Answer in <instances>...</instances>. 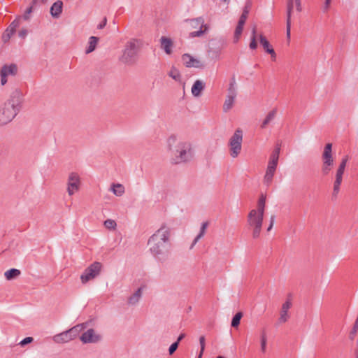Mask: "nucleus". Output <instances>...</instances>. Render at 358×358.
<instances>
[{
    "label": "nucleus",
    "mask_w": 358,
    "mask_h": 358,
    "mask_svg": "<svg viewBox=\"0 0 358 358\" xmlns=\"http://www.w3.org/2000/svg\"><path fill=\"white\" fill-rule=\"evenodd\" d=\"M171 229L163 224L148 239L149 250L153 257L159 262H166L171 250Z\"/></svg>",
    "instance_id": "f257e3e1"
},
{
    "label": "nucleus",
    "mask_w": 358,
    "mask_h": 358,
    "mask_svg": "<svg viewBox=\"0 0 358 358\" xmlns=\"http://www.w3.org/2000/svg\"><path fill=\"white\" fill-rule=\"evenodd\" d=\"M168 148L171 152L172 164H179L190 162L194 157L192 144L189 141L176 142V137L171 136L168 138Z\"/></svg>",
    "instance_id": "f03ea898"
},
{
    "label": "nucleus",
    "mask_w": 358,
    "mask_h": 358,
    "mask_svg": "<svg viewBox=\"0 0 358 358\" xmlns=\"http://www.w3.org/2000/svg\"><path fill=\"white\" fill-rule=\"evenodd\" d=\"M266 195L261 194L257 201V209L251 210L248 215V224L252 229V238L256 239L260 236L266 206Z\"/></svg>",
    "instance_id": "7ed1b4c3"
},
{
    "label": "nucleus",
    "mask_w": 358,
    "mask_h": 358,
    "mask_svg": "<svg viewBox=\"0 0 358 358\" xmlns=\"http://www.w3.org/2000/svg\"><path fill=\"white\" fill-rule=\"evenodd\" d=\"M21 108V101L17 96H11L0 108V126L13 120Z\"/></svg>",
    "instance_id": "20e7f679"
},
{
    "label": "nucleus",
    "mask_w": 358,
    "mask_h": 358,
    "mask_svg": "<svg viewBox=\"0 0 358 358\" xmlns=\"http://www.w3.org/2000/svg\"><path fill=\"white\" fill-rule=\"evenodd\" d=\"M140 44V41L136 38H131L128 41L122 50V54L119 59L120 61L128 66L136 64L138 59Z\"/></svg>",
    "instance_id": "39448f33"
},
{
    "label": "nucleus",
    "mask_w": 358,
    "mask_h": 358,
    "mask_svg": "<svg viewBox=\"0 0 358 358\" xmlns=\"http://www.w3.org/2000/svg\"><path fill=\"white\" fill-rule=\"evenodd\" d=\"M280 148L277 147L272 152L268 163L266 174L264 178V182L267 186L270 185L278 166Z\"/></svg>",
    "instance_id": "423d86ee"
},
{
    "label": "nucleus",
    "mask_w": 358,
    "mask_h": 358,
    "mask_svg": "<svg viewBox=\"0 0 358 358\" xmlns=\"http://www.w3.org/2000/svg\"><path fill=\"white\" fill-rule=\"evenodd\" d=\"M322 165L321 171L323 176L328 175L334 166V158L332 156V144H326L322 155Z\"/></svg>",
    "instance_id": "0eeeda50"
},
{
    "label": "nucleus",
    "mask_w": 358,
    "mask_h": 358,
    "mask_svg": "<svg viewBox=\"0 0 358 358\" xmlns=\"http://www.w3.org/2000/svg\"><path fill=\"white\" fill-rule=\"evenodd\" d=\"M243 131L237 129L229 139L230 155L233 158L238 156L242 148Z\"/></svg>",
    "instance_id": "6e6552de"
},
{
    "label": "nucleus",
    "mask_w": 358,
    "mask_h": 358,
    "mask_svg": "<svg viewBox=\"0 0 358 358\" xmlns=\"http://www.w3.org/2000/svg\"><path fill=\"white\" fill-rule=\"evenodd\" d=\"M102 264L99 262H94L86 268L80 275L82 283L85 284L88 281L96 278L101 273Z\"/></svg>",
    "instance_id": "1a4fd4ad"
},
{
    "label": "nucleus",
    "mask_w": 358,
    "mask_h": 358,
    "mask_svg": "<svg viewBox=\"0 0 358 358\" xmlns=\"http://www.w3.org/2000/svg\"><path fill=\"white\" fill-rule=\"evenodd\" d=\"M226 43L223 39H213L209 42L208 55L212 59H219Z\"/></svg>",
    "instance_id": "9d476101"
},
{
    "label": "nucleus",
    "mask_w": 358,
    "mask_h": 358,
    "mask_svg": "<svg viewBox=\"0 0 358 358\" xmlns=\"http://www.w3.org/2000/svg\"><path fill=\"white\" fill-rule=\"evenodd\" d=\"M80 177L76 173H71L69 176L67 182V192L69 195L72 196L78 192L80 187Z\"/></svg>",
    "instance_id": "9b49d317"
},
{
    "label": "nucleus",
    "mask_w": 358,
    "mask_h": 358,
    "mask_svg": "<svg viewBox=\"0 0 358 358\" xmlns=\"http://www.w3.org/2000/svg\"><path fill=\"white\" fill-rule=\"evenodd\" d=\"M83 343H96L101 340V336L96 334L93 329H89L80 337Z\"/></svg>",
    "instance_id": "f8f14e48"
},
{
    "label": "nucleus",
    "mask_w": 358,
    "mask_h": 358,
    "mask_svg": "<svg viewBox=\"0 0 358 358\" xmlns=\"http://www.w3.org/2000/svg\"><path fill=\"white\" fill-rule=\"evenodd\" d=\"M345 169L339 167L338 168L336 173V179L334 182L333 192H332V198H337V196L340 191V186L343 180V175L344 173Z\"/></svg>",
    "instance_id": "ddd939ff"
},
{
    "label": "nucleus",
    "mask_w": 358,
    "mask_h": 358,
    "mask_svg": "<svg viewBox=\"0 0 358 358\" xmlns=\"http://www.w3.org/2000/svg\"><path fill=\"white\" fill-rule=\"evenodd\" d=\"M294 8V0H287V20H286V35L288 39L290 38L291 31V17Z\"/></svg>",
    "instance_id": "4468645a"
},
{
    "label": "nucleus",
    "mask_w": 358,
    "mask_h": 358,
    "mask_svg": "<svg viewBox=\"0 0 358 358\" xmlns=\"http://www.w3.org/2000/svg\"><path fill=\"white\" fill-rule=\"evenodd\" d=\"M63 2L62 1H57L50 7V14L54 18H59L62 13Z\"/></svg>",
    "instance_id": "2eb2a0df"
},
{
    "label": "nucleus",
    "mask_w": 358,
    "mask_h": 358,
    "mask_svg": "<svg viewBox=\"0 0 358 358\" xmlns=\"http://www.w3.org/2000/svg\"><path fill=\"white\" fill-rule=\"evenodd\" d=\"M292 303L289 301H285L282 306L280 311V315L278 319L280 323H285L289 318L288 310L290 308Z\"/></svg>",
    "instance_id": "dca6fc26"
},
{
    "label": "nucleus",
    "mask_w": 358,
    "mask_h": 358,
    "mask_svg": "<svg viewBox=\"0 0 358 358\" xmlns=\"http://www.w3.org/2000/svg\"><path fill=\"white\" fill-rule=\"evenodd\" d=\"M160 42L161 48L167 55H170L172 52L171 48L173 45L172 40L170 38L162 36L160 38Z\"/></svg>",
    "instance_id": "f3484780"
},
{
    "label": "nucleus",
    "mask_w": 358,
    "mask_h": 358,
    "mask_svg": "<svg viewBox=\"0 0 358 358\" xmlns=\"http://www.w3.org/2000/svg\"><path fill=\"white\" fill-rule=\"evenodd\" d=\"M87 322L82 323L67 330L71 339L73 340L76 338L78 336L79 333L87 327Z\"/></svg>",
    "instance_id": "a211bd4d"
},
{
    "label": "nucleus",
    "mask_w": 358,
    "mask_h": 358,
    "mask_svg": "<svg viewBox=\"0 0 358 358\" xmlns=\"http://www.w3.org/2000/svg\"><path fill=\"white\" fill-rule=\"evenodd\" d=\"M236 95H237L236 83L235 77L233 76L230 80L229 87L227 89V97L236 99Z\"/></svg>",
    "instance_id": "6ab92c4d"
},
{
    "label": "nucleus",
    "mask_w": 358,
    "mask_h": 358,
    "mask_svg": "<svg viewBox=\"0 0 358 358\" xmlns=\"http://www.w3.org/2000/svg\"><path fill=\"white\" fill-rule=\"evenodd\" d=\"M204 84L200 80H196L192 87V94L194 96H199L204 89Z\"/></svg>",
    "instance_id": "aec40b11"
},
{
    "label": "nucleus",
    "mask_w": 358,
    "mask_h": 358,
    "mask_svg": "<svg viewBox=\"0 0 358 358\" xmlns=\"http://www.w3.org/2000/svg\"><path fill=\"white\" fill-rule=\"evenodd\" d=\"M53 340L55 343H67L71 341V338L69 334L68 331H65L62 333L58 334L53 337Z\"/></svg>",
    "instance_id": "412c9836"
},
{
    "label": "nucleus",
    "mask_w": 358,
    "mask_h": 358,
    "mask_svg": "<svg viewBox=\"0 0 358 358\" xmlns=\"http://www.w3.org/2000/svg\"><path fill=\"white\" fill-rule=\"evenodd\" d=\"M99 41V38L96 36H90L88 40V45L85 49V53L90 54L92 52L97 45V43Z\"/></svg>",
    "instance_id": "4be33fe9"
},
{
    "label": "nucleus",
    "mask_w": 358,
    "mask_h": 358,
    "mask_svg": "<svg viewBox=\"0 0 358 358\" xmlns=\"http://www.w3.org/2000/svg\"><path fill=\"white\" fill-rule=\"evenodd\" d=\"M277 114V108H273L271 110L266 116L265 119L262 122L260 127L262 129H264L266 127V126L274 120Z\"/></svg>",
    "instance_id": "5701e85b"
},
{
    "label": "nucleus",
    "mask_w": 358,
    "mask_h": 358,
    "mask_svg": "<svg viewBox=\"0 0 358 358\" xmlns=\"http://www.w3.org/2000/svg\"><path fill=\"white\" fill-rule=\"evenodd\" d=\"M186 22L188 24L189 27L192 28H203L205 25L203 24L204 20L201 17H197L196 19L187 20Z\"/></svg>",
    "instance_id": "b1692460"
},
{
    "label": "nucleus",
    "mask_w": 358,
    "mask_h": 358,
    "mask_svg": "<svg viewBox=\"0 0 358 358\" xmlns=\"http://www.w3.org/2000/svg\"><path fill=\"white\" fill-rule=\"evenodd\" d=\"M259 43L267 53H273V48L271 46L266 38L262 34L259 36Z\"/></svg>",
    "instance_id": "393cba45"
},
{
    "label": "nucleus",
    "mask_w": 358,
    "mask_h": 358,
    "mask_svg": "<svg viewBox=\"0 0 358 358\" xmlns=\"http://www.w3.org/2000/svg\"><path fill=\"white\" fill-rule=\"evenodd\" d=\"M142 295V288L139 287L129 298L128 303L131 305L136 304Z\"/></svg>",
    "instance_id": "a878e982"
},
{
    "label": "nucleus",
    "mask_w": 358,
    "mask_h": 358,
    "mask_svg": "<svg viewBox=\"0 0 358 358\" xmlns=\"http://www.w3.org/2000/svg\"><path fill=\"white\" fill-rule=\"evenodd\" d=\"M16 72L17 66L15 64H10L9 66L4 65L1 70V73H3V76L6 75V76L8 75H15Z\"/></svg>",
    "instance_id": "bb28decb"
},
{
    "label": "nucleus",
    "mask_w": 358,
    "mask_h": 358,
    "mask_svg": "<svg viewBox=\"0 0 358 358\" xmlns=\"http://www.w3.org/2000/svg\"><path fill=\"white\" fill-rule=\"evenodd\" d=\"M208 225V223L207 222H204L202 223L201 229H200V231H199V234L194 238L190 248H192L194 247V245L199 241V240L201 239L204 236Z\"/></svg>",
    "instance_id": "cd10ccee"
},
{
    "label": "nucleus",
    "mask_w": 358,
    "mask_h": 358,
    "mask_svg": "<svg viewBox=\"0 0 358 358\" xmlns=\"http://www.w3.org/2000/svg\"><path fill=\"white\" fill-rule=\"evenodd\" d=\"M20 275V271L17 268H10L5 272L4 275L7 280H12Z\"/></svg>",
    "instance_id": "c85d7f7f"
},
{
    "label": "nucleus",
    "mask_w": 358,
    "mask_h": 358,
    "mask_svg": "<svg viewBox=\"0 0 358 358\" xmlns=\"http://www.w3.org/2000/svg\"><path fill=\"white\" fill-rule=\"evenodd\" d=\"M111 190L116 196H122L124 193V187L121 184H113L111 187Z\"/></svg>",
    "instance_id": "c756f323"
},
{
    "label": "nucleus",
    "mask_w": 358,
    "mask_h": 358,
    "mask_svg": "<svg viewBox=\"0 0 358 358\" xmlns=\"http://www.w3.org/2000/svg\"><path fill=\"white\" fill-rule=\"evenodd\" d=\"M182 60L186 67L190 68L193 65L194 58L190 55L185 53L182 55Z\"/></svg>",
    "instance_id": "7c9ffc66"
},
{
    "label": "nucleus",
    "mask_w": 358,
    "mask_h": 358,
    "mask_svg": "<svg viewBox=\"0 0 358 358\" xmlns=\"http://www.w3.org/2000/svg\"><path fill=\"white\" fill-rule=\"evenodd\" d=\"M244 24H242V22H238L236 27L235 31H234V42L237 43L240 38V36L243 32Z\"/></svg>",
    "instance_id": "2f4dec72"
},
{
    "label": "nucleus",
    "mask_w": 358,
    "mask_h": 358,
    "mask_svg": "<svg viewBox=\"0 0 358 358\" xmlns=\"http://www.w3.org/2000/svg\"><path fill=\"white\" fill-rule=\"evenodd\" d=\"M243 314L242 312H238L232 318L231 326L234 328H237L241 320L243 317Z\"/></svg>",
    "instance_id": "473e14b6"
},
{
    "label": "nucleus",
    "mask_w": 358,
    "mask_h": 358,
    "mask_svg": "<svg viewBox=\"0 0 358 358\" xmlns=\"http://www.w3.org/2000/svg\"><path fill=\"white\" fill-rule=\"evenodd\" d=\"M256 33H257V29H256V27H253V29L252 30L251 41L249 44V47L251 50H255L257 48V43L256 41V38H257Z\"/></svg>",
    "instance_id": "72a5a7b5"
},
{
    "label": "nucleus",
    "mask_w": 358,
    "mask_h": 358,
    "mask_svg": "<svg viewBox=\"0 0 358 358\" xmlns=\"http://www.w3.org/2000/svg\"><path fill=\"white\" fill-rule=\"evenodd\" d=\"M204 29H203L202 27H200V29L195 31H192L189 34V38H195V37H199L202 36L206 31H207L208 27L207 25H204Z\"/></svg>",
    "instance_id": "f704fd0d"
},
{
    "label": "nucleus",
    "mask_w": 358,
    "mask_h": 358,
    "mask_svg": "<svg viewBox=\"0 0 358 358\" xmlns=\"http://www.w3.org/2000/svg\"><path fill=\"white\" fill-rule=\"evenodd\" d=\"M234 100H235V99L226 97V99H225L224 103L223 104V110H224V112H227L230 109H231V108L234 106Z\"/></svg>",
    "instance_id": "c9c22d12"
},
{
    "label": "nucleus",
    "mask_w": 358,
    "mask_h": 358,
    "mask_svg": "<svg viewBox=\"0 0 358 358\" xmlns=\"http://www.w3.org/2000/svg\"><path fill=\"white\" fill-rule=\"evenodd\" d=\"M169 76L170 77H171L173 80H176V81H179L180 80V78H181L180 72L178 71V69H176L174 67L171 68V71H170V72L169 73Z\"/></svg>",
    "instance_id": "e433bc0d"
},
{
    "label": "nucleus",
    "mask_w": 358,
    "mask_h": 358,
    "mask_svg": "<svg viewBox=\"0 0 358 358\" xmlns=\"http://www.w3.org/2000/svg\"><path fill=\"white\" fill-rule=\"evenodd\" d=\"M15 32V31L12 30V29H10L8 27L2 36V39H3V42L6 43V42L8 41L9 39L10 38V37L13 35V34Z\"/></svg>",
    "instance_id": "4c0bfd02"
},
{
    "label": "nucleus",
    "mask_w": 358,
    "mask_h": 358,
    "mask_svg": "<svg viewBox=\"0 0 358 358\" xmlns=\"http://www.w3.org/2000/svg\"><path fill=\"white\" fill-rule=\"evenodd\" d=\"M249 13L248 6H245L243 8V13L239 18L238 22H242V24L245 23L246 19L248 17Z\"/></svg>",
    "instance_id": "58836bf2"
},
{
    "label": "nucleus",
    "mask_w": 358,
    "mask_h": 358,
    "mask_svg": "<svg viewBox=\"0 0 358 358\" xmlns=\"http://www.w3.org/2000/svg\"><path fill=\"white\" fill-rule=\"evenodd\" d=\"M104 226L106 228L108 229H115L117 226V224L115 220L108 219L104 222Z\"/></svg>",
    "instance_id": "ea45409f"
},
{
    "label": "nucleus",
    "mask_w": 358,
    "mask_h": 358,
    "mask_svg": "<svg viewBox=\"0 0 358 358\" xmlns=\"http://www.w3.org/2000/svg\"><path fill=\"white\" fill-rule=\"evenodd\" d=\"M37 4H33V1L31 2V5L28 7L24 13V14L22 15V17L24 20H28L29 19V15L33 11L34 6H36Z\"/></svg>",
    "instance_id": "a19ab883"
},
{
    "label": "nucleus",
    "mask_w": 358,
    "mask_h": 358,
    "mask_svg": "<svg viewBox=\"0 0 358 358\" xmlns=\"http://www.w3.org/2000/svg\"><path fill=\"white\" fill-rule=\"evenodd\" d=\"M266 346V336L264 331L262 332L261 336V350L265 352Z\"/></svg>",
    "instance_id": "79ce46f5"
},
{
    "label": "nucleus",
    "mask_w": 358,
    "mask_h": 358,
    "mask_svg": "<svg viewBox=\"0 0 358 358\" xmlns=\"http://www.w3.org/2000/svg\"><path fill=\"white\" fill-rule=\"evenodd\" d=\"M178 345H179L178 341H176L173 343H172L171 345V346L169 347V354L170 355H173L176 351V350L178 349Z\"/></svg>",
    "instance_id": "37998d69"
},
{
    "label": "nucleus",
    "mask_w": 358,
    "mask_h": 358,
    "mask_svg": "<svg viewBox=\"0 0 358 358\" xmlns=\"http://www.w3.org/2000/svg\"><path fill=\"white\" fill-rule=\"evenodd\" d=\"M19 25H20V19H15L10 23L8 28L12 29V30L15 31L17 27H18Z\"/></svg>",
    "instance_id": "c03bdc74"
},
{
    "label": "nucleus",
    "mask_w": 358,
    "mask_h": 358,
    "mask_svg": "<svg viewBox=\"0 0 358 358\" xmlns=\"http://www.w3.org/2000/svg\"><path fill=\"white\" fill-rule=\"evenodd\" d=\"M192 67L203 69L205 67V65L201 61L194 58L193 65L192 66Z\"/></svg>",
    "instance_id": "a18cd8bd"
},
{
    "label": "nucleus",
    "mask_w": 358,
    "mask_h": 358,
    "mask_svg": "<svg viewBox=\"0 0 358 358\" xmlns=\"http://www.w3.org/2000/svg\"><path fill=\"white\" fill-rule=\"evenodd\" d=\"M33 340L34 339L32 337H26L20 341V345L24 346L28 343H31Z\"/></svg>",
    "instance_id": "49530a36"
},
{
    "label": "nucleus",
    "mask_w": 358,
    "mask_h": 358,
    "mask_svg": "<svg viewBox=\"0 0 358 358\" xmlns=\"http://www.w3.org/2000/svg\"><path fill=\"white\" fill-rule=\"evenodd\" d=\"M348 158L349 157L348 155H345V157H343L341 159V162L339 164V167H341L343 169H345V166H346V164H347V162L348 161Z\"/></svg>",
    "instance_id": "de8ad7c7"
},
{
    "label": "nucleus",
    "mask_w": 358,
    "mask_h": 358,
    "mask_svg": "<svg viewBox=\"0 0 358 358\" xmlns=\"http://www.w3.org/2000/svg\"><path fill=\"white\" fill-rule=\"evenodd\" d=\"M199 343H200V346H201V353H203V351L205 350V336H201L199 338Z\"/></svg>",
    "instance_id": "09e8293b"
},
{
    "label": "nucleus",
    "mask_w": 358,
    "mask_h": 358,
    "mask_svg": "<svg viewBox=\"0 0 358 358\" xmlns=\"http://www.w3.org/2000/svg\"><path fill=\"white\" fill-rule=\"evenodd\" d=\"M331 1V0H325L324 3L323 7H322V10H323L324 13H326V12L328 11V10H329V8L330 7Z\"/></svg>",
    "instance_id": "8fccbe9b"
},
{
    "label": "nucleus",
    "mask_w": 358,
    "mask_h": 358,
    "mask_svg": "<svg viewBox=\"0 0 358 358\" xmlns=\"http://www.w3.org/2000/svg\"><path fill=\"white\" fill-rule=\"evenodd\" d=\"M107 24V18L106 17H104L102 21L97 25L98 29H102L105 27V26Z\"/></svg>",
    "instance_id": "3c124183"
},
{
    "label": "nucleus",
    "mask_w": 358,
    "mask_h": 358,
    "mask_svg": "<svg viewBox=\"0 0 358 358\" xmlns=\"http://www.w3.org/2000/svg\"><path fill=\"white\" fill-rule=\"evenodd\" d=\"M27 33H28L27 30L25 29H23L19 31L18 36H19V37H20L22 38H24L27 36Z\"/></svg>",
    "instance_id": "603ef678"
},
{
    "label": "nucleus",
    "mask_w": 358,
    "mask_h": 358,
    "mask_svg": "<svg viewBox=\"0 0 358 358\" xmlns=\"http://www.w3.org/2000/svg\"><path fill=\"white\" fill-rule=\"evenodd\" d=\"M275 215H271V220H270V224H269V226L267 229V231H269L270 230H271V229L273 228V224H274V222H275Z\"/></svg>",
    "instance_id": "864d4df0"
},
{
    "label": "nucleus",
    "mask_w": 358,
    "mask_h": 358,
    "mask_svg": "<svg viewBox=\"0 0 358 358\" xmlns=\"http://www.w3.org/2000/svg\"><path fill=\"white\" fill-rule=\"evenodd\" d=\"M295 6L297 11L301 12L302 10L301 0H294Z\"/></svg>",
    "instance_id": "5fc2aeb1"
},
{
    "label": "nucleus",
    "mask_w": 358,
    "mask_h": 358,
    "mask_svg": "<svg viewBox=\"0 0 358 358\" xmlns=\"http://www.w3.org/2000/svg\"><path fill=\"white\" fill-rule=\"evenodd\" d=\"M7 83V76L6 75L3 76V73H1V83L2 85H4Z\"/></svg>",
    "instance_id": "6e6d98bb"
},
{
    "label": "nucleus",
    "mask_w": 358,
    "mask_h": 358,
    "mask_svg": "<svg viewBox=\"0 0 358 358\" xmlns=\"http://www.w3.org/2000/svg\"><path fill=\"white\" fill-rule=\"evenodd\" d=\"M353 333L358 331V321L355 320V324L353 325Z\"/></svg>",
    "instance_id": "4d7b16f0"
},
{
    "label": "nucleus",
    "mask_w": 358,
    "mask_h": 358,
    "mask_svg": "<svg viewBox=\"0 0 358 358\" xmlns=\"http://www.w3.org/2000/svg\"><path fill=\"white\" fill-rule=\"evenodd\" d=\"M48 0H33V4L45 3Z\"/></svg>",
    "instance_id": "13d9d810"
},
{
    "label": "nucleus",
    "mask_w": 358,
    "mask_h": 358,
    "mask_svg": "<svg viewBox=\"0 0 358 358\" xmlns=\"http://www.w3.org/2000/svg\"><path fill=\"white\" fill-rule=\"evenodd\" d=\"M357 333V332H355V333H353V329H352V330H351V331H350V338L351 340H353Z\"/></svg>",
    "instance_id": "bf43d9fd"
},
{
    "label": "nucleus",
    "mask_w": 358,
    "mask_h": 358,
    "mask_svg": "<svg viewBox=\"0 0 358 358\" xmlns=\"http://www.w3.org/2000/svg\"><path fill=\"white\" fill-rule=\"evenodd\" d=\"M185 337V334H180V336H178V339L176 341H178V343H180V341H182L184 338Z\"/></svg>",
    "instance_id": "052dcab7"
},
{
    "label": "nucleus",
    "mask_w": 358,
    "mask_h": 358,
    "mask_svg": "<svg viewBox=\"0 0 358 358\" xmlns=\"http://www.w3.org/2000/svg\"><path fill=\"white\" fill-rule=\"evenodd\" d=\"M355 358H358V339L357 340V348L355 351Z\"/></svg>",
    "instance_id": "680f3d73"
},
{
    "label": "nucleus",
    "mask_w": 358,
    "mask_h": 358,
    "mask_svg": "<svg viewBox=\"0 0 358 358\" xmlns=\"http://www.w3.org/2000/svg\"><path fill=\"white\" fill-rule=\"evenodd\" d=\"M271 55V57L273 61L275 60L276 58V54L275 52V50H273V53H269Z\"/></svg>",
    "instance_id": "e2e57ef3"
},
{
    "label": "nucleus",
    "mask_w": 358,
    "mask_h": 358,
    "mask_svg": "<svg viewBox=\"0 0 358 358\" xmlns=\"http://www.w3.org/2000/svg\"><path fill=\"white\" fill-rule=\"evenodd\" d=\"M203 353H201V350H200L199 355H198L197 358H201Z\"/></svg>",
    "instance_id": "0e129e2a"
},
{
    "label": "nucleus",
    "mask_w": 358,
    "mask_h": 358,
    "mask_svg": "<svg viewBox=\"0 0 358 358\" xmlns=\"http://www.w3.org/2000/svg\"><path fill=\"white\" fill-rule=\"evenodd\" d=\"M216 358H224V357L222 356H217Z\"/></svg>",
    "instance_id": "69168bd1"
},
{
    "label": "nucleus",
    "mask_w": 358,
    "mask_h": 358,
    "mask_svg": "<svg viewBox=\"0 0 358 358\" xmlns=\"http://www.w3.org/2000/svg\"><path fill=\"white\" fill-rule=\"evenodd\" d=\"M224 1H226L227 0H224Z\"/></svg>",
    "instance_id": "338daca9"
}]
</instances>
